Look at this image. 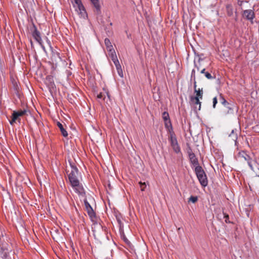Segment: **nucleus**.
Masks as SVG:
<instances>
[{"label": "nucleus", "mask_w": 259, "mask_h": 259, "mask_svg": "<svg viewBox=\"0 0 259 259\" xmlns=\"http://www.w3.org/2000/svg\"><path fill=\"white\" fill-rule=\"evenodd\" d=\"M195 173L200 184L205 187L207 185L208 181L206 175L201 166H197L195 168Z\"/></svg>", "instance_id": "obj_1"}, {"label": "nucleus", "mask_w": 259, "mask_h": 259, "mask_svg": "<svg viewBox=\"0 0 259 259\" xmlns=\"http://www.w3.org/2000/svg\"><path fill=\"white\" fill-rule=\"evenodd\" d=\"M69 164L71 168V171L68 174V177L70 183H73V181L75 182L79 180L77 178L78 169L74 163L69 161Z\"/></svg>", "instance_id": "obj_2"}, {"label": "nucleus", "mask_w": 259, "mask_h": 259, "mask_svg": "<svg viewBox=\"0 0 259 259\" xmlns=\"http://www.w3.org/2000/svg\"><path fill=\"white\" fill-rule=\"evenodd\" d=\"M29 112V111L27 109L18 110L17 111H13L12 115V119L10 121V123L11 125H13L16 120H18L19 122H20V119L19 117L26 115L27 113Z\"/></svg>", "instance_id": "obj_3"}, {"label": "nucleus", "mask_w": 259, "mask_h": 259, "mask_svg": "<svg viewBox=\"0 0 259 259\" xmlns=\"http://www.w3.org/2000/svg\"><path fill=\"white\" fill-rule=\"evenodd\" d=\"M73 181V183H70V184L74 191L79 195L85 197V190L82 184L80 183L79 181L78 180L75 182L74 181Z\"/></svg>", "instance_id": "obj_4"}, {"label": "nucleus", "mask_w": 259, "mask_h": 259, "mask_svg": "<svg viewBox=\"0 0 259 259\" xmlns=\"http://www.w3.org/2000/svg\"><path fill=\"white\" fill-rule=\"evenodd\" d=\"M168 140L170 143V145L176 153H181V148L178 144L177 139L174 133H170L168 137Z\"/></svg>", "instance_id": "obj_5"}, {"label": "nucleus", "mask_w": 259, "mask_h": 259, "mask_svg": "<svg viewBox=\"0 0 259 259\" xmlns=\"http://www.w3.org/2000/svg\"><path fill=\"white\" fill-rule=\"evenodd\" d=\"M238 158L240 160H245L247 162L248 165L250 167V168L253 170V162H254V160H252L250 157L246 154V153L244 151H241L239 152L238 155Z\"/></svg>", "instance_id": "obj_6"}, {"label": "nucleus", "mask_w": 259, "mask_h": 259, "mask_svg": "<svg viewBox=\"0 0 259 259\" xmlns=\"http://www.w3.org/2000/svg\"><path fill=\"white\" fill-rule=\"evenodd\" d=\"M84 205L85 207L86 210L88 212L89 216L92 221H94L96 218V214L90 203L88 202L87 198H84L83 200Z\"/></svg>", "instance_id": "obj_7"}, {"label": "nucleus", "mask_w": 259, "mask_h": 259, "mask_svg": "<svg viewBox=\"0 0 259 259\" xmlns=\"http://www.w3.org/2000/svg\"><path fill=\"white\" fill-rule=\"evenodd\" d=\"M201 99L197 98V97H190V100L191 104L193 105L194 108L196 111H199L201 109Z\"/></svg>", "instance_id": "obj_8"}, {"label": "nucleus", "mask_w": 259, "mask_h": 259, "mask_svg": "<svg viewBox=\"0 0 259 259\" xmlns=\"http://www.w3.org/2000/svg\"><path fill=\"white\" fill-rule=\"evenodd\" d=\"M194 90L196 96H191L190 97H197V98L202 99L203 95V88H197L196 81H195L194 82Z\"/></svg>", "instance_id": "obj_9"}, {"label": "nucleus", "mask_w": 259, "mask_h": 259, "mask_svg": "<svg viewBox=\"0 0 259 259\" xmlns=\"http://www.w3.org/2000/svg\"><path fill=\"white\" fill-rule=\"evenodd\" d=\"M32 35L33 38L39 44H41V38L40 32L37 30L36 27L33 24Z\"/></svg>", "instance_id": "obj_10"}, {"label": "nucleus", "mask_w": 259, "mask_h": 259, "mask_svg": "<svg viewBox=\"0 0 259 259\" xmlns=\"http://www.w3.org/2000/svg\"><path fill=\"white\" fill-rule=\"evenodd\" d=\"M243 16L247 20H252L254 18V13L251 10H246L243 11Z\"/></svg>", "instance_id": "obj_11"}, {"label": "nucleus", "mask_w": 259, "mask_h": 259, "mask_svg": "<svg viewBox=\"0 0 259 259\" xmlns=\"http://www.w3.org/2000/svg\"><path fill=\"white\" fill-rule=\"evenodd\" d=\"M97 98L103 100L107 103L108 100H110V96L108 92L100 93L97 95Z\"/></svg>", "instance_id": "obj_12"}, {"label": "nucleus", "mask_w": 259, "mask_h": 259, "mask_svg": "<svg viewBox=\"0 0 259 259\" xmlns=\"http://www.w3.org/2000/svg\"><path fill=\"white\" fill-rule=\"evenodd\" d=\"M189 159L191 162V163L195 166V167L198 165V161L197 158H196L195 154H191V155L189 156Z\"/></svg>", "instance_id": "obj_13"}, {"label": "nucleus", "mask_w": 259, "mask_h": 259, "mask_svg": "<svg viewBox=\"0 0 259 259\" xmlns=\"http://www.w3.org/2000/svg\"><path fill=\"white\" fill-rule=\"evenodd\" d=\"M57 124L58 127L59 128L63 136H64V137H67L68 136V133L64 128L63 124L60 122H57Z\"/></svg>", "instance_id": "obj_14"}, {"label": "nucleus", "mask_w": 259, "mask_h": 259, "mask_svg": "<svg viewBox=\"0 0 259 259\" xmlns=\"http://www.w3.org/2000/svg\"><path fill=\"white\" fill-rule=\"evenodd\" d=\"M96 9V12L97 14H100L101 13L100 10V6L99 4V0H90Z\"/></svg>", "instance_id": "obj_15"}, {"label": "nucleus", "mask_w": 259, "mask_h": 259, "mask_svg": "<svg viewBox=\"0 0 259 259\" xmlns=\"http://www.w3.org/2000/svg\"><path fill=\"white\" fill-rule=\"evenodd\" d=\"M235 107V106L234 104L230 103L229 105L226 106L227 109V111H226V114H231L233 113L234 109Z\"/></svg>", "instance_id": "obj_16"}, {"label": "nucleus", "mask_w": 259, "mask_h": 259, "mask_svg": "<svg viewBox=\"0 0 259 259\" xmlns=\"http://www.w3.org/2000/svg\"><path fill=\"white\" fill-rule=\"evenodd\" d=\"M104 42L108 52L113 50V46L109 38H106L104 40Z\"/></svg>", "instance_id": "obj_17"}, {"label": "nucleus", "mask_w": 259, "mask_h": 259, "mask_svg": "<svg viewBox=\"0 0 259 259\" xmlns=\"http://www.w3.org/2000/svg\"><path fill=\"white\" fill-rule=\"evenodd\" d=\"M226 11L227 15L229 16H231L233 14V8L231 4H228L226 6Z\"/></svg>", "instance_id": "obj_18"}, {"label": "nucleus", "mask_w": 259, "mask_h": 259, "mask_svg": "<svg viewBox=\"0 0 259 259\" xmlns=\"http://www.w3.org/2000/svg\"><path fill=\"white\" fill-rule=\"evenodd\" d=\"M200 72L201 73L204 74L205 76L208 79H211L214 78L208 72H205V68H203L202 70H201Z\"/></svg>", "instance_id": "obj_19"}, {"label": "nucleus", "mask_w": 259, "mask_h": 259, "mask_svg": "<svg viewBox=\"0 0 259 259\" xmlns=\"http://www.w3.org/2000/svg\"><path fill=\"white\" fill-rule=\"evenodd\" d=\"M109 55L111 57L113 62L118 60L115 51L112 50L109 52Z\"/></svg>", "instance_id": "obj_20"}, {"label": "nucleus", "mask_w": 259, "mask_h": 259, "mask_svg": "<svg viewBox=\"0 0 259 259\" xmlns=\"http://www.w3.org/2000/svg\"><path fill=\"white\" fill-rule=\"evenodd\" d=\"M2 257L4 259H7L8 254H9V250L7 248L3 249L2 248Z\"/></svg>", "instance_id": "obj_21"}, {"label": "nucleus", "mask_w": 259, "mask_h": 259, "mask_svg": "<svg viewBox=\"0 0 259 259\" xmlns=\"http://www.w3.org/2000/svg\"><path fill=\"white\" fill-rule=\"evenodd\" d=\"M76 6L78 8L80 13H82L83 12L85 13V10L84 7L83 6L81 2L80 4H78V5H77Z\"/></svg>", "instance_id": "obj_22"}, {"label": "nucleus", "mask_w": 259, "mask_h": 259, "mask_svg": "<svg viewBox=\"0 0 259 259\" xmlns=\"http://www.w3.org/2000/svg\"><path fill=\"white\" fill-rule=\"evenodd\" d=\"M162 118L164 121L170 120L168 113L165 111L162 113Z\"/></svg>", "instance_id": "obj_23"}, {"label": "nucleus", "mask_w": 259, "mask_h": 259, "mask_svg": "<svg viewBox=\"0 0 259 259\" xmlns=\"http://www.w3.org/2000/svg\"><path fill=\"white\" fill-rule=\"evenodd\" d=\"M220 98H221V103L226 107L227 105H229L230 103L228 102L226 99L221 95H220Z\"/></svg>", "instance_id": "obj_24"}, {"label": "nucleus", "mask_w": 259, "mask_h": 259, "mask_svg": "<svg viewBox=\"0 0 259 259\" xmlns=\"http://www.w3.org/2000/svg\"><path fill=\"white\" fill-rule=\"evenodd\" d=\"M122 239L124 241V242L127 244L128 246H130L131 245V243L130 241L127 239V238L125 237L124 235H123L122 236Z\"/></svg>", "instance_id": "obj_25"}, {"label": "nucleus", "mask_w": 259, "mask_h": 259, "mask_svg": "<svg viewBox=\"0 0 259 259\" xmlns=\"http://www.w3.org/2000/svg\"><path fill=\"white\" fill-rule=\"evenodd\" d=\"M198 200V197L197 196H191L189 199V201H191L193 203H195Z\"/></svg>", "instance_id": "obj_26"}, {"label": "nucleus", "mask_w": 259, "mask_h": 259, "mask_svg": "<svg viewBox=\"0 0 259 259\" xmlns=\"http://www.w3.org/2000/svg\"><path fill=\"white\" fill-rule=\"evenodd\" d=\"M224 214V218L225 219V221L226 223H230V222L229 221V216L228 214L226 213L223 212Z\"/></svg>", "instance_id": "obj_27"}, {"label": "nucleus", "mask_w": 259, "mask_h": 259, "mask_svg": "<svg viewBox=\"0 0 259 259\" xmlns=\"http://www.w3.org/2000/svg\"><path fill=\"white\" fill-rule=\"evenodd\" d=\"M234 130H232L231 133L229 135V137H231L232 140L236 141L237 139V135L234 134Z\"/></svg>", "instance_id": "obj_28"}, {"label": "nucleus", "mask_w": 259, "mask_h": 259, "mask_svg": "<svg viewBox=\"0 0 259 259\" xmlns=\"http://www.w3.org/2000/svg\"><path fill=\"white\" fill-rule=\"evenodd\" d=\"M139 184L141 191H144L146 187L145 183H142L141 182H139Z\"/></svg>", "instance_id": "obj_29"}, {"label": "nucleus", "mask_w": 259, "mask_h": 259, "mask_svg": "<svg viewBox=\"0 0 259 259\" xmlns=\"http://www.w3.org/2000/svg\"><path fill=\"white\" fill-rule=\"evenodd\" d=\"M164 123L166 127L168 128L169 126L171 127V123L170 120L164 121Z\"/></svg>", "instance_id": "obj_30"}, {"label": "nucleus", "mask_w": 259, "mask_h": 259, "mask_svg": "<svg viewBox=\"0 0 259 259\" xmlns=\"http://www.w3.org/2000/svg\"><path fill=\"white\" fill-rule=\"evenodd\" d=\"M212 102H213V108H215L216 104L218 103V99L216 97H215L213 98Z\"/></svg>", "instance_id": "obj_31"}, {"label": "nucleus", "mask_w": 259, "mask_h": 259, "mask_svg": "<svg viewBox=\"0 0 259 259\" xmlns=\"http://www.w3.org/2000/svg\"><path fill=\"white\" fill-rule=\"evenodd\" d=\"M191 78H193L194 82L196 81V77H195V70L194 69H193L191 73Z\"/></svg>", "instance_id": "obj_32"}, {"label": "nucleus", "mask_w": 259, "mask_h": 259, "mask_svg": "<svg viewBox=\"0 0 259 259\" xmlns=\"http://www.w3.org/2000/svg\"><path fill=\"white\" fill-rule=\"evenodd\" d=\"M117 73H118V75H119L120 77H123V72H122V68H121V69H117Z\"/></svg>", "instance_id": "obj_33"}, {"label": "nucleus", "mask_w": 259, "mask_h": 259, "mask_svg": "<svg viewBox=\"0 0 259 259\" xmlns=\"http://www.w3.org/2000/svg\"><path fill=\"white\" fill-rule=\"evenodd\" d=\"M187 153L188 154V156L191 155V154H194V153L193 152L192 150L190 147H189V148L187 150Z\"/></svg>", "instance_id": "obj_34"}, {"label": "nucleus", "mask_w": 259, "mask_h": 259, "mask_svg": "<svg viewBox=\"0 0 259 259\" xmlns=\"http://www.w3.org/2000/svg\"><path fill=\"white\" fill-rule=\"evenodd\" d=\"M73 1L74 2V4H73L74 5H77L81 2L80 0H73Z\"/></svg>", "instance_id": "obj_35"}, {"label": "nucleus", "mask_w": 259, "mask_h": 259, "mask_svg": "<svg viewBox=\"0 0 259 259\" xmlns=\"http://www.w3.org/2000/svg\"><path fill=\"white\" fill-rule=\"evenodd\" d=\"M115 66H116V65H117V64H119V61L118 60H115V61L113 62Z\"/></svg>", "instance_id": "obj_36"}, {"label": "nucleus", "mask_w": 259, "mask_h": 259, "mask_svg": "<svg viewBox=\"0 0 259 259\" xmlns=\"http://www.w3.org/2000/svg\"><path fill=\"white\" fill-rule=\"evenodd\" d=\"M115 67H116V70L121 68V66L120 64H117V65H116Z\"/></svg>", "instance_id": "obj_37"}, {"label": "nucleus", "mask_w": 259, "mask_h": 259, "mask_svg": "<svg viewBox=\"0 0 259 259\" xmlns=\"http://www.w3.org/2000/svg\"><path fill=\"white\" fill-rule=\"evenodd\" d=\"M195 67L197 68V71H199L200 67L198 66L197 64H195Z\"/></svg>", "instance_id": "obj_38"}, {"label": "nucleus", "mask_w": 259, "mask_h": 259, "mask_svg": "<svg viewBox=\"0 0 259 259\" xmlns=\"http://www.w3.org/2000/svg\"><path fill=\"white\" fill-rule=\"evenodd\" d=\"M40 45H41V47H42V49L44 50V51L45 52H46V49H45V47H44V46H43L41 45V44Z\"/></svg>", "instance_id": "obj_39"}, {"label": "nucleus", "mask_w": 259, "mask_h": 259, "mask_svg": "<svg viewBox=\"0 0 259 259\" xmlns=\"http://www.w3.org/2000/svg\"><path fill=\"white\" fill-rule=\"evenodd\" d=\"M238 3H239V5L240 6H241V5H242V4L243 2H242V1H240L239 2H238Z\"/></svg>", "instance_id": "obj_40"}, {"label": "nucleus", "mask_w": 259, "mask_h": 259, "mask_svg": "<svg viewBox=\"0 0 259 259\" xmlns=\"http://www.w3.org/2000/svg\"><path fill=\"white\" fill-rule=\"evenodd\" d=\"M117 221H118V223H120V220H119V219H117Z\"/></svg>", "instance_id": "obj_41"}]
</instances>
